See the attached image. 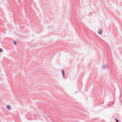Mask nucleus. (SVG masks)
Wrapping results in <instances>:
<instances>
[{
	"instance_id": "1",
	"label": "nucleus",
	"mask_w": 122,
	"mask_h": 122,
	"mask_svg": "<svg viewBox=\"0 0 122 122\" xmlns=\"http://www.w3.org/2000/svg\"><path fill=\"white\" fill-rule=\"evenodd\" d=\"M103 32V31L101 29H99L98 31V32L99 34H101Z\"/></svg>"
},
{
	"instance_id": "2",
	"label": "nucleus",
	"mask_w": 122,
	"mask_h": 122,
	"mask_svg": "<svg viewBox=\"0 0 122 122\" xmlns=\"http://www.w3.org/2000/svg\"><path fill=\"white\" fill-rule=\"evenodd\" d=\"M6 107H7V109H10V106H9L8 105H7L6 106Z\"/></svg>"
},
{
	"instance_id": "3",
	"label": "nucleus",
	"mask_w": 122,
	"mask_h": 122,
	"mask_svg": "<svg viewBox=\"0 0 122 122\" xmlns=\"http://www.w3.org/2000/svg\"><path fill=\"white\" fill-rule=\"evenodd\" d=\"M13 43L15 44L16 43V42L15 41H13Z\"/></svg>"
},
{
	"instance_id": "4",
	"label": "nucleus",
	"mask_w": 122,
	"mask_h": 122,
	"mask_svg": "<svg viewBox=\"0 0 122 122\" xmlns=\"http://www.w3.org/2000/svg\"><path fill=\"white\" fill-rule=\"evenodd\" d=\"M2 51V50L0 48V52H1Z\"/></svg>"
},
{
	"instance_id": "5",
	"label": "nucleus",
	"mask_w": 122,
	"mask_h": 122,
	"mask_svg": "<svg viewBox=\"0 0 122 122\" xmlns=\"http://www.w3.org/2000/svg\"><path fill=\"white\" fill-rule=\"evenodd\" d=\"M62 74L63 76H64V72L63 71H62Z\"/></svg>"
},
{
	"instance_id": "6",
	"label": "nucleus",
	"mask_w": 122,
	"mask_h": 122,
	"mask_svg": "<svg viewBox=\"0 0 122 122\" xmlns=\"http://www.w3.org/2000/svg\"><path fill=\"white\" fill-rule=\"evenodd\" d=\"M116 119V121H117V122H118V120L117 119Z\"/></svg>"
}]
</instances>
